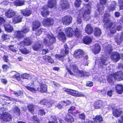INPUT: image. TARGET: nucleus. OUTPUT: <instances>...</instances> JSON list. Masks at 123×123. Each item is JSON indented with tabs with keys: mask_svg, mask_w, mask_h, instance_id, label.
<instances>
[{
	"mask_svg": "<svg viewBox=\"0 0 123 123\" xmlns=\"http://www.w3.org/2000/svg\"><path fill=\"white\" fill-rule=\"evenodd\" d=\"M68 73L71 75H77L78 76H88L87 73L82 71H80L77 66L74 65H71L69 68H66Z\"/></svg>",
	"mask_w": 123,
	"mask_h": 123,
	"instance_id": "nucleus-1",
	"label": "nucleus"
},
{
	"mask_svg": "<svg viewBox=\"0 0 123 123\" xmlns=\"http://www.w3.org/2000/svg\"><path fill=\"white\" fill-rule=\"evenodd\" d=\"M109 16L108 14L107 13L105 14L104 17V21L105 22V25H106L108 28H111L110 30L111 33H114L116 31V28L115 26L112 24V22L108 19Z\"/></svg>",
	"mask_w": 123,
	"mask_h": 123,
	"instance_id": "nucleus-2",
	"label": "nucleus"
},
{
	"mask_svg": "<svg viewBox=\"0 0 123 123\" xmlns=\"http://www.w3.org/2000/svg\"><path fill=\"white\" fill-rule=\"evenodd\" d=\"M55 38L54 35L51 34L47 35V38L44 40V43L47 45H49L50 43H53L55 42Z\"/></svg>",
	"mask_w": 123,
	"mask_h": 123,
	"instance_id": "nucleus-3",
	"label": "nucleus"
},
{
	"mask_svg": "<svg viewBox=\"0 0 123 123\" xmlns=\"http://www.w3.org/2000/svg\"><path fill=\"white\" fill-rule=\"evenodd\" d=\"M64 47L65 49V50L64 52L63 50H62L61 54L60 55H58L56 54L55 55L56 58L59 60L62 59L66 55L68 54V48L67 45L65 44L64 45Z\"/></svg>",
	"mask_w": 123,
	"mask_h": 123,
	"instance_id": "nucleus-4",
	"label": "nucleus"
},
{
	"mask_svg": "<svg viewBox=\"0 0 123 123\" xmlns=\"http://www.w3.org/2000/svg\"><path fill=\"white\" fill-rule=\"evenodd\" d=\"M64 90L68 92V93L72 95L75 96L84 97L85 95L81 93L74 90L65 89Z\"/></svg>",
	"mask_w": 123,
	"mask_h": 123,
	"instance_id": "nucleus-5",
	"label": "nucleus"
},
{
	"mask_svg": "<svg viewBox=\"0 0 123 123\" xmlns=\"http://www.w3.org/2000/svg\"><path fill=\"white\" fill-rule=\"evenodd\" d=\"M32 42V41L31 39L26 38L24 39L23 41L20 42L18 43L20 46H21L24 47V46H28L31 45Z\"/></svg>",
	"mask_w": 123,
	"mask_h": 123,
	"instance_id": "nucleus-6",
	"label": "nucleus"
},
{
	"mask_svg": "<svg viewBox=\"0 0 123 123\" xmlns=\"http://www.w3.org/2000/svg\"><path fill=\"white\" fill-rule=\"evenodd\" d=\"M90 6L89 5H88L84 13L82 15H80L82 16L83 18L86 21L90 19V15L91 13Z\"/></svg>",
	"mask_w": 123,
	"mask_h": 123,
	"instance_id": "nucleus-7",
	"label": "nucleus"
},
{
	"mask_svg": "<svg viewBox=\"0 0 123 123\" xmlns=\"http://www.w3.org/2000/svg\"><path fill=\"white\" fill-rule=\"evenodd\" d=\"M54 23L53 19L50 18H44L42 22V24L45 26H49L52 25Z\"/></svg>",
	"mask_w": 123,
	"mask_h": 123,
	"instance_id": "nucleus-8",
	"label": "nucleus"
},
{
	"mask_svg": "<svg viewBox=\"0 0 123 123\" xmlns=\"http://www.w3.org/2000/svg\"><path fill=\"white\" fill-rule=\"evenodd\" d=\"M72 19L71 16H66L62 18V22L64 25H68L72 22Z\"/></svg>",
	"mask_w": 123,
	"mask_h": 123,
	"instance_id": "nucleus-9",
	"label": "nucleus"
},
{
	"mask_svg": "<svg viewBox=\"0 0 123 123\" xmlns=\"http://www.w3.org/2000/svg\"><path fill=\"white\" fill-rule=\"evenodd\" d=\"M1 119L3 121L7 122L11 121L12 118L11 115L8 112L3 113L1 117Z\"/></svg>",
	"mask_w": 123,
	"mask_h": 123,
	"instance_id": "nucleus-10",
	"label": "nucleus"
},
{
	"mask_svg": "<svg viewBox=\"0 0 123 123\" xmlns=\"http://www.w3.org/2000/svg\"><path fill=\"white\" fill-rule=\"evenodd\" d=\"M113 77L118 81L122 80H123V73L121 71L117 72L114 74Z\"/></svg>",
	"mask_w": 123,
	"mask_h": 123,
	"instance_id": "nucleus-11",
	"label": "nucleus"
},
{
	"mask_svg": "<svg viewBox=\"0 0 123 123\" xmlns=\"http://www.w3.org/2000/svg\"><path fill=\"white\" fill-rule=\"evenodd\" d=\"M112 60L115 62H117L120 59L121 57L119 54L117 52L113 53L111 56Z\"/></svg>",
	"mask_w": 123,
	"mask_h": 123,
	"instance_id": "nucleus-12",
	"label": "nucleus"
},
{
	"mask_svg": "<svg viewBox=\"0 0 123 123\" xmlns=\"http://www.w3.org/2000/svg\"><path fill=\"white\" fill-rule=\"evenodd\" d=\"M40 88H37V90L41 92H46L47 89V86L45 84H41L40 85Z\"/></svg>",
	"mask_w": 123,
	"mask_h": 123,
	"instance_id": "nucleus-13",
	"label": "nucleus"
},
{
	"mask_svg": "<svg viewBox=\"0 0 123 123\" xmlns=\"http://www.w3.org/2000/svg\"><path fill=\"white\" fill-rule=\"evenodd\" d=\"M43 47V45L41 43V42L39 41L37 43H36L33 46L32 48L34 50L38 51L42 49Z\"/></svg>",
	"mask_w": 123,
	"mask_h": 123,
	"instance_id": "nucleus-14",
	"label": "nucleus"
},
{
	"mask_svg": "<svg viewBox=\"0 0 123 123\" xmlns=\"http://www.w3.org/2000/svg\"><path fill=\"white\" fill-rule=\"evenodd\" d=\"M23 16L21 15L18 14L16 15L13 18L12 21L14 24L18 23L21 21Z\"/></svg>",
	"mask_w": 123,
	"mask_h": 123,
	"instance_id": "nucleus-15",
	"label": "nucleus"
},
{
	"mask_svg": "<svg viewBox=\"0 0 123 123\" xmlns=\"http://www.w3.org/2000/svg\"><path fill=\"white\" fill-rule=\"evenodd\" d=\"M107 59L106 57H102L100 61L99 62L98 64L99 66L101 68L104 67V66L107 65L108 63L107 61Z\"/></svg>",
	"mask_w": 123,
	"mask_h": 123,
	"instance_id": "nucleus-16",
	"label": "nucleus"
},
{
	"mask_svg": "<svg viewBox=\"0 0 123 123\" xmlns=\"http://www.w3.org/2000/svg\"><path fill=\"white\" fill-rule=\"evenodd\" d=\"M65 32L66 35L69 37H72L74 34L73 29L70 27H68L66 28Z\"/></svg>",
	"mask_w": 123,
	"mask_h": 123,
	"instance_id": "nucleus-17",
	"label": "nucleus"
},
{
	"mask_svg": "<svg viewBox=\"0 0 123 123\" xmlns=\"http://www.w3.org/2000/svg\"><path fill=\"white\" fill-rule=\"evenodd\" d=\"M60 6L62 9H66L69 6L67 0H62L60 2Z\"/></svg>",
	"mask_w": 123,
	"mask_h": 123,
	"instance_id": "nucleus-18",
	"label": "nucleus"
},
{
	"mask_svg": "<svg viewBox=\"0 0 123 123\" xmlns=\"http://www.w3.org/2000/svg\"><path fill=\"white\" fill-rule=\"evenodd\" d=\"M16 14V12L11 9L8 10L5 13L6 16L9 18L13 17Z\"/></svg>",
	"mask_w": 123,
	"mask_h": 123,
	"instance_id": "nucleus-19",
	"label": "nucleus"
},
{
	"mask_svg": "<svg viewBox=\"0 0 123 123\" xmlns=\"http://www.w3.org/2000/svg\"><path fill=\"white\" fill-rule=\"evenodd\" d=\"M83 54V52L81 50H76L75 52L74 57L75 58L79 59L82 56Z\"/></svg>",
	"mask_w": 123,
	"mask_h": 123,
	"instance_id": "nucleus-20",
	"label": "nucleus"
},
{
	"mask_svg": "<svg viewBox=\"0 0 123 123\" xmlns=\"http://www.w3.org/2000/svg\"><path fill=\"white\" fill-rule=\"evenodd\" d=\"M103 104V102L102 100H98L95 102L94 106L96 109L100 108L102 107Z\"/></svg>",
	"mask_w": 123,
	"mask_h": 123,
	"instance_id": "nucleus-21",
	"label": "nucleus"
},
{
	"mask_svg": "<svg viewBox=\"0 0 123 123\" xmlns=\"http://www.w3.org/2000/svg\"><path fill=\"white\" fill-rule=\"evenodd\" d=\"M40 25V23L38 21H34L32 24V29L33 31H35L39 28Z\"/></svg>",
	"mask_w": 123,
	"mask_h": 123,
	"instance_id": "nucleus-22",
	"label": "nucleus"
},
{
	"mask_svg": "<svg viewBox=\"0 0 123 123\" xmlns=\"http://www.w3.org/2000/svg\"><path fill=\"white\" fill-rule=\"evenodd\" d=\"M101 49L100 46L99 44L98 43H96L95 44L92 50L93 53L96 54L99 53L100 52Z\"/></svg>",
	"mask_w": 123,
	"mask_h": 123,
	"instance_id": "nucleus-23",
	"label": "nucleus"
},
{
	"mask_svg": "<svg viewBox=\"0 0 123 123\" xmlns=\"http://www.w3.org/2000/svg\"><path fill=\"white\" fill-rule=\"evenodd\" d=\"M85 31L88 34H90L93 32V29L90 24H88L85 28Z\"/></svg>",
	"mask_w": 123,
	"mask_h": 123,
	"instance_id": "nucleus-24",
	"label": "nucleus"
},
{
	"mask_svg": "<svg viewBox=\"0 0 123 123\" xmlns=\"http://www.w3.org/2000/svg\"><path fill=\"white\" fill-rule=\"evenodd\" d=\"M93 119L94 121V122L91 121L89 123H93H93H99L100 122L103 120L102 117L100 115L97 116L93 118Z\"/></svg>",
	"mask_w": 123,
	"mask_h": 123,
	"instance_id": "nucleus-25",
	"label": "nucleus"
},
{
	"mask_svg": "<svg viewBox=\"0 0 123 123\" xmlns=\"http://www.w3.org/2000/svg\"><path fill=\"white\" fill-rule=\"evenodd\" d=\"M117 92L118 94H121L123 92V86L122 85L118 84L116 87Z\"/></svg>",
	"mask_w": 123,
	"mask_h": 123,
	"instance_id": "nucleus-26",
	"label": "nucleus"
},
{
	"mask_svg": "<svg viewBox=\"0 0 123 123\" xmlns=\"http://www.w3.org/2000/svg\"><path fill=\"white\" fill-rule=\"evenodd\" d=\"M58 37L60 41L62 42H64L66 39L65 35L62 32L59 33Z\"/></svg>",
	"mask_w": 123,
	"mask_h": 123,
	"instance_id": "nucleus-27",
	"label": "nucleus"
},
{
	"mask_svg": "<svg viewBox=\"0 0 123 123\" xmlns=\"http://www.w3.org/2000/svg\"><path fill=\"white\" fill-rule=\"evenodd\" d=\"M122 113V111L120 109H114L113 110V114L116 117H119Z\"/></svg>",
	"mask_w": 123,
	"mask_h": 123,
	"instance_id": "nucleus-28",
	"label": "nucleus"
},
{
	"mask_svg": "<svg viewBox=\"0 0 123 123\" xmlns=\"http://www.w3.org/2000/svg\"><path fill=\"white\" fill-rule=\"evenodd\" d=\"M56 3V0H49V1L47 6L49 8H52L55 6Z\"/></svg>",
	"mask_w": 123,
	"mask_h": 123,
	"instance_id": "nucleus-29",
	"label": "nucleus"
},
{
	"mask_svg": "<svg viewBox=\"0 0 123 123\" xmlns=\"http://www.w3.org/2000/svg\"><path fill=\"white\" fill-rule=\"evenodd\" d=\"M21 13L24 16L27 17L31 14L32 11L30 10L27 9L25 10H22Z\"/></svg>",
	"mask_w": 123,
	"mask_h": 123,
	"instance_id": "nucleus-30",
	"label": "nucleus"
},
{
	"mask_svg": "<svg viewBox=\"0 0 123 123\" xmlns=\"http://www.w3.org/2000/svg\"><path fill=\"white\" fill-rule=\"evenodd\" d=\"M64 119L66 121L70 123L74 120V119L72 117L68 114L66 115Z\"/></svg>",
	"mask_w": 123,
	"mask_h": 123,
	"instance_id": "nucleus-31",
	"label": "nucleus"
},
{
	"mask_svg": "<svg viewBox=\"0 0 123 123\" xmlns=\"http://www.w3.org/2000/svg\"><path fill=\"white\" fill-rule=\"evenodd\" d=\"M47 7V6H45L43 7V9L44 10L43 11H42L41 13V15L43 17L46 16L48 15H49V12L46 9V8Z\"/></svg>",
	"mask_w": 123,
	"mask_h": 123,
	"instance_id": "nucleus-32",
	"label": "nucleus"
},
{
	"mask_svg": "<svg viewBox=\"0 0 123 123\" xmlns=\"http://www.w3.org/2000/svg\"><path fill=\"white\" fill-rule=\"evenodd\" d=\"M15 34L16 35V37L18 38H21L24 36L23 31H16L15 33Z\"/></svg>",
	"mask_w": 123,
	"mask_h": 123,
	"instance_id": "nucleus-33",
	"label": "nucleus"
},
{
	"mask_svg": "<svg viewBox=\"0 0 123 123\" xmlns=\"http://www.w3.org/2000/svg\"><path fill=\"white\" fill-rule=\"evenodd\" d=\"M37 106L35 105H30L28 106L29 111L32 114L34 113V109Z\"/></svg>",
	"mask_w": 123,
	"mask_h": 123,
	"instance_id": "nucleus-34",
	"label": "nucleus"
},
{
	"mask_svg": "<svg viewBox=\"0 0 123 123\" xmlns=\"http://www.w3.org/2000/svg\"><path fill=\"white\" fill-rule=\"evenodd\" d=\"M4 26L5 30L6 31L10 32H12L13 30L12 27L9 24L5 25Z\"/></svg>",
	"mask_w": 123,
	"mask_h": 123,
	"instance_id": "nucleus-35",
	"label": "nucleus"
},
{
	"mask_svg": "<svg viewBox=\"0 0 123 123\" xmlns=\"http://www.w3.org/2000/svg\"><path fill=\"white\" fill-rule=\"evenodd\" d=\"M92 41L91 38L88 37L86 36L84 37L83 39L84 43L86 44H88L90 43Z\"/></svg>",
	"mask_w": 123,
	"mask_h": 123,
	"instance_id": "nucleus-36",
	"label": "nucleus"
},
{
	"mask_svg": "<svg viewBox=\"0 0 123 123\" xmlns=\"http://www.w3.org/2000/svg\"><path fill=\"white\" fill-rule=\"evenodd\" d=\"M115 5H116V3L114 1L111 5L108 7V8L109 11H113L115 9Z\"/></svg>",
	"mask_w": 123,
	"mask_h": 123,
	"instance_id": "nucleus-37",
	"label": "nucleus"
},
{
	"mask_svg": "<svg viewBox=\"0 0 123 123\" xmlns=\"http://www.w3.org/2000/svg\"><path fill=\"white\" fill-rule=\"evenodd\" d=\"M101 34L100 30L98 28H96L95 29L94 34L97 37L99 36Z\"/></svg>",
	"mask_w": 123,
	"mask_h": 123,
	"instance_id": "nucleus-38",
	"label": "nucleus"
},
{
	"mask_svg": "<svg viewBox=\"0 0 123 123\" xmlns=\"http://www.w3.org/2000/svg\"><path fill=\"white\" fill-rule=\"evenodd\" d=\"M24 1L21 0H17L14 2L15 4L17 6H21L24 4Z\"/></svg>",
	"mask_w": 123,
	"mask_h": 123,
	"instance_id": "nucleus-39",
	"label": "nucleus"
},
{
	"mask_svg": "<svg viewBox=\"0 0 123 123\" xmlns=\"http://www.w3.org/2000/svg\"><path fill=\"white\" fill-rule=\"evenodd\" d=\"M20 51L22 53L24 54H27L30 53V52L29 50L27 49L26 48L23 49H20Z\"/></svg>",
	"mask_w": 123,
	"mask_h": 123,
	"instance_id": "nucleus-40",
	"label": "nucleus"
},
{
	"mask_svg": "<svg viewBox=\"0 0 123 123\" xmlns=\"http://www.w3.org/2000/svg\"><path fill=\"white\" fill-rule=\"evenodd\" d=\"M21 77L23 79H30L31 77L29 74H22L21 76Z\"/></svg>",
	"mask_w": 123,
	"mask_h": 123,
	"instance_id": "nucleus-41",
	"label": "nucleus"
},
{
	"mask_svg": "<svg viewBox=\"0 0 123 123\" xmlns=\"http://www.w3.org/2000/svg\"><path fill=\"white\" fill-rule=\"evenodd\" d=\"M25 87L28 90L31 91L33 92L36 93L37 91L33 87H31L28 86H25Z\"/></svg>",
	"mask_w": 123,
	"mask_h": 123,
	"instance_id": "nucleus-42",
	"label": "nucleus"
},
{
	"mask_svg": "<svg viewBox=\"0 0 123 123\" xmlns=\"http://www.w3.org/2000/svg\"><path fill=\"white\" fill-rule=\"evenodd\" d=\"M81 3V0H76L74 3L75 6L77 7L80 6Z\"/></svg>",
	"mask_w": 123,
	"mask_h": 123,
	"instance_id": "nucleus-43",
	"label": "nucleus"
},
{
	"mask_svg": "<svg viewBox=\"0 0 123 123\" xmlns=\"http://www.w3.org/2000/svg\"><path fill=\"white\" fill-rule=\"evenodd\" d=\"M29 31V27L25 26H24L22 29V31L23 33H25L28 32Z\"/></svg>",
	"mask_w": 123,
	"mask_h": 123,
	"instance_id": "nucleus-44",
	"label": "nucleus"
},
{
	"mask_svg": "<svg viewBox=\"0 0 123 123\" xmlns=\"http://www.w3.org/2000/svg\"><path fill=\"white\" fill-rule=\"evenodd\" d=\"M9 49L13 52H16V50L15 47H14V45H9L8 46Z\"/></svg>",
	"mask_w": 123,
	"mask_h": 123,
	"instance_id": "nucleus-45",
	"label": "nucleus"
},
{
	"mask_svg": "<svg viewBox=\"0 0 123 123\" xmlns=\"http://www.w3.org/2000/svg\"><path fill=\"white\" fill-rule=\"evenodd\" d=\"M101 5L99 6L98 7V11L99 12H102V11L104 10V6L103 5V4H101Z\"/></svg>",
	"mask_w": 123,
	"mask_h": 123,
	"instance_id": "nucleus-46",
	"label": "nucleus"
},
{
	"mask_svg": "<svg viewBox=\"0 0 123 123\" xmlns=\"http://www.w3.org/2000/svg\"><path fill=\"white\" fill-rule=\"evenodd\" d=\"M108 47L107 48H106L105 49V51L109 53H110V52L111 51V47H110V45H109L108 46Z\"/></svg>",
	"mask_w": 123,
	"mask_h": 123,
	"instance_id": "nucleus-47",
	"label": "nucleus"
},
{
	"mask_svg": "<svg viewBox=\"0 0 123 123\" xmlns=\"http://www.w3.org/2000/svg\"><path fill=\"white\" fill-rule=\"evenodd\" d=\"M113 76L111 75L109 76L108 78V81L110 83H111L113 82Z\"/></svg>",
	"mask_w": 123,
	"mask_h": 123,
	"instance_id": "nucleus-48",
	"label": "nucleus"
},
{
	"mask_svg": "<svg viewBox=\"0 0 123 123\" xmlns=\"http://www.w3.org/2000/svg\"><path fill=\"white\" fill-rule=\"evenodd\" d=\"M14 77L16 78L18 81H19L21 80L20 75L18 73H16Z\"/></svg>",
	"mask_w": 123,
	"mask_h": 123,
	"instance_id": "nucleus-49",
	"label": "nucleus"
},
{
	"mask_svg": "<svg viewBox=\"0 0 123 123\" xmlns=\"http://www.w3.org/2000/svg\"><path fill=\"white\" fill-rule=\"evenodd\" d=\"M119 4L120 8L121 9H123V0H119Z\"/></svg>",
	"mask_w": 123,
	"mask_h": 123,
	"instance_id": "nucleus-50",
	"label": "nucleus"
},
{
	"mask_svg": "<svg viewBox=\"0 0 123 123\" xmlns=\"http://www.w3.org/2000/svg\"><path fill=\"white\" fill-rule=\"evenodd\" d=\"M48 101L46 99H43L40 101V103L42 105H46Z\"/></svg>",
	"mask_w": 123,
	"mask_h": 123,
	"instance_id": "nucleus-51",
	"label": "nucleus"
},
{
	"mask_svg": "<svg viewBox=\"0 0 123 123\" xmlns=\"http://www.w3.org/2000/svg\"><path fill=\"white\" fill-rule=\"evenodd\" d=\"M31 119L33 122L36 121H37L38 123H39V119L36 116H33L32 117Z\"/></svg>",
	"mask_w": 123,
	"mask_h": 123,
	"instance_id": "nucleus-52",
	"label": "nucleus"
},
{
	"mask_svg": "<svg viewBox=\"0 0 123 123\" xmlns=\"http://www.w3.org/2000/svg\"><path fill=\"white\" fill-rule=\"evenodd\" d=\"M45 112L43 109H40L39 111L38 114L41 115H44Z\"/></svg>",
	"mask_w": 123,
	"mask_h": 123,
	"instance_id": "nucleus-53",
	"label": "nucleus"
},
{
	"mask_svg": "<svg viewBox=\"0 0 123 123\" xmlns=\"http://www.w3.org/2000/svg\"><path fill=\"white\" fill-rule=\"evenodd\" d=\"M75 35L77 37H79L80 34V31L78 30L77 29L75 32Z\"/></svg>",
	"mask_w": 123,
	"mask_h": 123,
	"instance_id": "nucleus-54",
	"label": "nucleus"
},
{
	"mask_svg": "<svg viewBox=\"0 0 123 123\" xmlns=\"http://www.w3.org/2000/svg\"><path fill=\"white\" fill-rule=\"evenodd\" d=\"M54 102L53 101H50L49 102H48L47 103L46 105H47V106L48 107H49L51 106L54 103Z\"/></svg>",
	"mask_w": 123,
	"mask_h": 123,
	"instance_id": "nucleus-55",
	"label": "nucleus"
},
{
	"mask_svg": "<svg viewBox=\"0 0 123 123\" xmlns=\"http://www.w3.org/2000/svg\"><path fill=\"white\" fill-rule=\"evenodd\" d=\"M1 37L2 38L3 40L9 38V36L5 34H4L2 35L1 36Z\"/></svg>",
	"mask_w": 123,
	"mask_h": 123,
	"instance_id": "nucleus-56",
	"label": "nucleus"
},
{
	"mask_svg": "<svg viewBox=\"0 0 123 123\" xmlns=\"http://www.w3.org/2000/svg\"><path fill=\"white\" fill-rule=\"evenodd\" d=\"M3 96L5 98L4 99L6 100H9L11 101L13 100V98L9 97H8L7 96L5 95H3Z\"/></svg>",
	"mask_w": 123,
	"mask_h": 123,
	"instance_id": "nucleus-57",
	"label": "nucleus"
},
{
	"mask_svg": "<svg viewBox=\"0 0 123 123\" xmlns=\"http://www.w3.org/2000/svg\"><path fill=\"white\" fill-rule=\"evenodd\" d=\"M3 58L6 62H8V57L7 55H4L3 56Z\"/></svg>",
	"mask_w": 123,
	"mask_h": 123,
	"instance_id": "nucleus-58",
	"label": "nucleus"
},
{
	"mask_svg": "<svg viewBox=\"0 0 123 123\" xmlns=\"http://www.w3.org/2000/svg\"><path fill=\"white\" fill-rule=\"evenodd\" d=\"M93 84L92 82L90 81H87V82L86 85L89 87H91L93 86Z\"/></svg>",
	"mask_w": 123,
	"mask_h": 123,
	"instance_id": "nucleus-59",
	"label": "nucleus"
},
{
	"mask_svg": "<svg viewBox=\"0 0 123 123\" xmlns=\"http://www.w3.org/2000/svg\"><path fill=\"white\" fill-rule=\"evenodd\" d=\"M75 107L74 106H71L68 110V112L69 113H71L75 109Z\"/></svg>",
	"mask_w": 123,
	"mask_h": 123,
	"instance_id": "nucleus-60",
	"label": "nucleus"
},
{
	"mask_svg": "<svg viewBox=\"0 0 123 123\" xmlns=\"http://www.w3.org/2000/svg\"><path fill=\"white\" fill-rule=\"evenodd\" d=\"M14 111L15 112L17 113V114H19L20 113V111L19 108L17 107H16L14 109Z\"/></svg>",
	"mask_w": 123,
	"mask_h": 123,
	"instance_id": "nucleus-61",
	"label": "nucleus"
},
{
	"mask_svg": "<svg viewBox=\"0 0 123 123\" xmlns=\"http://www.w3.org/2000/svg\"><path fill=\"white\" fill-rule=\"evenodd\" d=\"M79 117L82 119H84L85 117V116L84 113L81 114H80Z\"/></svg>",
	"mask_w": 123,
	"mask_h": 123,
	"instance_id": "nucleus-62",
	"label": "nucleus"
},
{
	"mask_svg": "<svg viewBox=\"0 0 123 123\" xmlns=\"http://www.w3.org/2000/svg\"><path fill=\"white\" fill-rule=\"evenodd\" d=\"M50 58V56H44L43 57V59L46 62H48L49 59Z\"/></svg>",
	"mask_w": 123,
	"mask_h": 123,
	"instance_id": "nucleus-63",
	"label": "nucleus"
},
{
	"mask_svg": "<svg viewBox=\"0 0 123 123\" xmlns=\"http://www.w3.org/2000/svg\"><path fill=\"white\" fill-rule=\"evenodd\" d=\"M49 51L47 49H43L42 50V53L43 54H46L49 52Z\"/></svg>",
	"mask_w": 123,
	"mask_h": 123,
	"instance_id": "nucleus-64",
	"label": "nucleus"
}]
</instances>
